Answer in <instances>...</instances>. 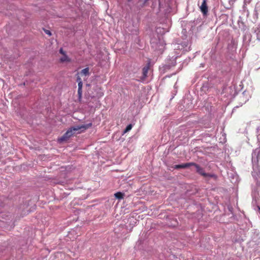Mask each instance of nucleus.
<instances>
[{"instance_id": "1", "label": "nucleus", "mask_w": 260, "mask_h": 260, "mask_svg": "<svg viewBox=\"0 0 260 260\" xmlns=\"http://www.w3.org/2000/svg\"><path fill=\"white\" fill-rule=\"evenodd\" d=\"M91 126V123H89L86 124H83L81 125H77L70 128L66 132L68 133L69 136L71 137L74 134H75L76 132L80 131V132H78V133L83 132L86 129L90 128Z\"/></svg>"}, {"instance_id": "2", "label": "nucleus", "mask_w": 260, "mask_h": 260, "mask_svg": "<svg viewBox=\"0 0 260 260\" xmlns=\"http://www.w3.org/2000/svg\"><path fill=\"white\" fill-rule=\"evenodd\" d=\"M192 166L195 167L196 169L197 172L200 175H202L204 177H211V178H216V176L213 174H209L206 173L205 172V170L202 167H201L199 165L194 162V165Z\"/></svg>"}, {"instance_id": "3", "label": "nucleus", "mask_w": 260, "mask_h": 260, "mask_svg": "<svg viewBox=\"0 0 260 260\" xmlns=\"http://www.w3.org/2000/svg\"><path fill=\"white\" fill-rule=\"evenodd\" d=\"M76 76H77L76 81L78 82V94L79 95V98H81L82 96V88L83 83H82L81 78L79 76V73H78L77 74Z\"/></svg>"}, {"instance_id": "4", "label": "nucleus", "mask_w": 260, "mask_h": 260, "mask_svg": "<svg viewBox=\"0 0 260 260\" xmlns=\"http://www.w3.org/2000/svg\"><path fill=\"white\" fill-rule=\"evenodd\" d=\"M201 11L204 15H206L208 12V8L207 4V0H203L201 6L200 7Z\"/></svg>"}, {"instance_id": "5", "label": "nucleus", "mask_w": 260, "mask_h": 260, "mask_svg": "<svg viewBox=\"0 0 260 260\" xmlns=\"http://www.w3.org/2000/svg\"><path fill=\"white\" fill-rule=\"evenodd\" d=\"M194 165V162H187L185 164H183L181 165H176L173 167V168L175 169H185L187 168L190 166H192Z\"/></svg>"}, {"instance_id": "6", "label": "nucleus", "mask_w": 260, "mask_h": 260, "mask_svg": "<svg viewBox=\"0 0 260 260\" xmlns=\"http://www.w3.org/2000/svg\"><path fill=\"white\" fill-rule=\"evenodd\" d=\"M150 68L149 63H147L146 66L143 67L142 69L143 79H144L147 77V74Z\"/></svg>"}, {"instance_id": "7", "label": "nucleus", "mask_w": 260, "mask_h": 260, "mask_svg": "<svg viewBox=\"0 0 260 260\" xmlns=\"http://www.w3.org/2000/svg\"><path fill=\"white\" fill-rule=\"evenodd\" d=\"M79 73V75H80L81 76H85V77H88L90 75L89 73V68H86L81 71V72Z\"/></svg>"}, {"instance_id": "8", "label": "nucleus", "mask_w": 260, "mask_h": 260, "mask_svg": "<svg viewBox=\"0 0 260 260\" xmlns=\"http://www.w3.org/2000/svg\"><path fill=\"white\" fill-rule=\"evenodd\" d=\"M70 137L69 136L68 133H66L58 139V142L62 143L64 141H67Z\"/></svg>"}, {"instance_id": "9", "label": "nucleus", "mask_w": 260, "mask_h": 260, "mask_svg": "<svg viewBox=\"0 0 260 260\" xmlns=\"http://www.w3.org/2000/svg\"><path fill=\"white\" fill-rule=\"evenodd\" d=\"M149 0H138L135 4L137 7H143Z\"/></svg>"}, {"instance_id": "10", "label": "nucleus", "mask_w": 260, "mask_h": 260, "mask_svg": "<svg viewBox=\"0 0 260 260\" xmlns=\"http://www.w3.org/2000/svg\"><path fill=\"white\" fill-rule=\"evenodd\" d=\"M63 56L60 58V61L61 62H71V59L66 54L62 55Z\"/></svg>"}, {"instance_id": "11", "label": "nucleus", "mask_w": 260, "mask_h": 260, "mask_svg": "<svg viewBox=\"0 0 260 260\" xmlns=\"http://www.w3.org/2000/svg\"><path fill=\"white\" fill-rule=\"evenodd\" d=\"M114 197L118 200H121L124 198V194L121 192H117L114 194Z\"/></svg>"}, {"instance_id": "12", "label": "nucleus", "mask_w": 260, "mask_h": 260, "mask_svg": "<svg viewBox=\"0 0 260 260\" xmlns=\"http://www.w3.org/2000/svg\"><path fill=\"white\" fill-rule=\"evenodd\" d=\"M133 125L131 124H128L123 131V134H125L131 131Z\"/></svg>"}, {"instance_id": "13", "label": "nucleus", "mask_w": 260, "mask_h": 260, "mask_svg": "<svg viewBox=\"0 0 260 260\" xmlns=\"http://www.w3.org/2000/svg\"><path fill=\"white\" fill-rule=\"evenodd\" d=\"M44 31H45V32L47 35H49V36H50L51 35V31H50V30H47V29H45V30H44Z\"/></svg>"}, {"instance_id": "14", "label": "nucleus", "mask_w": 260, "mask_h": 260, "mask_svg": "<svg viewBox=\"0 0 260 260\" xmlns=\"http://www.w3.org/2000/svg\"><path fill=\"white\" fill-rule=\"evenodd\" d=\"M59 53H61L62 55L66 54V52L63 50L62 48H60L59 49Z\"/></svg>"}, {"instance_id": "15", "label": "nucleus", "mask_w": 260, "mask_h": 260, "mask_svg": "<svg viewBox=\"0 0 260 260\" xmlns=\"http://www.w3.org/2000/svg\"><path fill=\"white\" fill-rule=\"evenodd\" d=\"M132 1H133V0H127L128 2H129V3H131V2H132Z\"/></svg>"}, {"instance_id": "16", "label": "nucleus", "mask_w": 260, "mask_h": 260, "mask_svg": "<svg viewBox=\"0 0 260 260\" xmlns=\"http://www.w3.org/2000/svg\"><path fill=\"white\" fill-rule=\"evenodd\" d=\"M251 1V0H249V1H248V3H249L250 2V1Z\"/></svg>"}, {"instance_id": "17", "label": "nucleus", "mask_w": 260, "mask_h": 260, "mask_svg": "<svg viewBox=\"0 0 260 260\" xmlns=\"http://www.w3.org/2000/svg\"><path fill=\"white\" fill-rule=\"evenodd\" d=\"M258 209L259 210V211H260V208L259 207H258Z\"/></svg>"}]
</instances>
